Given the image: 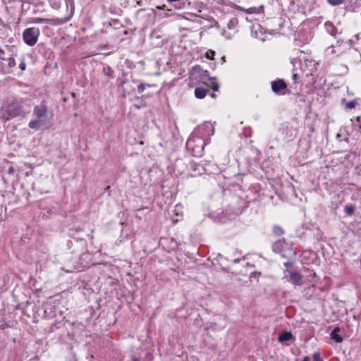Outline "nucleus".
I'll return each instance as SVG.
<instances>
[{
	"instance_id": "1",
	"label": "nucleus",
	"mask_w": 361,
	"mask_h": 361,
	"mask_svg": "<svg viewBox=\"0 0 361 361\" xmlns=\"http://www.w3.org/2000/svg\"><path fill=\"white\" fill-rule=\"evenodd\" d=\"M33 116L35 118L28 123L31 129L39 130L42 127L49 128L52 124L53 113L49 111L44 102L34 106Z\"/></svg>"
},
{
	"instance_id": "2",
	"label": "nucleus",
	"mask_w": 361,
	"mask_h": 361,
	"mask_svg": "<svg viewBox=\"0 0 361 361\" xmlns=\"http://www.w3.org/2000/svg\"><path fill=\"white\" fill-rule=\"evenodd\" d=\"M293 66V71L297 70V66H299L301 71L307 76H311L317 71V63L313 60H304L303 63L297 58L292 60Z\"/></svg>"
},
{
	"instance_id": "3",
	"label": "nucleus",
	"mask_w": 361,
	"mask_h": 361,
	"mask_svg": "<svg viewBox=\"0 0 361 361\" xmlns=\"http://www.w3.org/2000/svg\"><path fill=\"white\" fill-rule=\"evenodd\" d=\"M204 146L205 143L199 138H189L186 142V147L190 152V156L195 158L202 157Z\"/></svg>"
},
{
	"instance_id": "4",
	"label": "nucleus",
	"mask_w": 361,
	"mask_h": 361,
	"mask_svg": "<svg viewBox=\"0 0 361 361\" xmlns=\"http://www.w3.org/2000/svg\"><path fill=\"white\" fill-rule=\"evenodd\" d=\"M23 114L24 111L22 104L20 102L15 101L8 106L6 112L3 113L2 118L5 121H8L17 116H22Z\"/></svg>"
},
{
	"instance_id": "5",
	"label": "nucleus",
	"mask_w": 361,
	"mask_h": 361,
	"mask_svg": "<svg viewBox=\"0 0 361 361\" xmlns=\"http://www.w3.org/2000/svg\"><path fill=\"white\" fill-rule=\"evenodd\" d=\"M39 34L40 31L38 27H28L23 32V39L27 45L32 47L37 43Z\"/></svg>"
},
{
	"instance_id": "6",
	"label": "nucleus",
	"mask_w": 361,
	"mask_h": 361,
	"mask_svg": "<svg viewBox=\"0 0 361 361\" xmlns=\"http://www.w3.org/2000/svg\"><path fill=\"white\" fill-rule=\"evenodd\" d=\"M271 90L275 94H281L282 90L287 88V84L283 79H277L271 82Z\"/></svg>"
},
{
	"instance_id": "7",
	"label": "nucleus",
	"mask_w": 361,
	"mask_h": 361,
	"mask_svg": "<svg viewBox=\"0 0 361 361\" xmlns=\"http://www.w3.org/2000/svg\"><path fill=\"white\" fill-rule=\"evenodd\" d=\"M290 281L295 286L301 285L302 276L298 271H288Z\"/></svg>"
},
{
	"instance_id": "8",
	"label": "nucleus",
	"mask_w": 361,
	"mask_h": 361,
	"mask_svg": "<svg viewBox=\"0 0 361 361\" xmlns=\"http://www.w3.org/2000/svg\"><path fill=\"white\" fill-rule=\"evenodd\" d=\"M295 255H296L295 252L293 251L291 249H288L287 250V253H281V256L282 257L288 258L289 259L287 262L283 263V265L286 267H290V266L293 265V264L294 262L293 259H294V258L295 257Z\"/></svg>"
},
{
	"instance_id": "9",
	"label": "nucleus",
	"mask_w": 361,
	"mask_h": 361,
	"mask_svg": "<svg viewBox=\"0 0 361 361\" xmlns=\"http://www.w3.org/2000/svg\"><path fill=\"white\" fill-rule=\"evenodd\" d=\"M192 73L193 74H195V73H197L199 74V76L201 78H207L209 80H215V78H212V77H209V72L207 70H203L200 66H195L192 68Z\"/></svg>"
},
{
	"instance_id": "10",
	"label": "nucleus",
	"mask_w": 361,
	"mask_h": 361,
	"mask_svg": "<svg viewBox=\"0 0 361 361\" xmlns=\"http://www.w3.org/2000/svg\"><path fill=\"white\" fill-rule=\"evenodd\" d=\"M285 245H286V243L283 239L279 240L273 244V245H272L273 251L275 252H279V253L281 252V253H287V251L284 250Z\"/></svg>"
},
{
	"instance_id": "11",
	"label": "nucleus",
	"mask_w": 361,
	"mask_h": 361,
	"mask_svg": "<svg viewBox=\"0 0 361 361\" xmlns=\"http://www.w3.org/2000/svg\"><path fill=\"white\" fill-rule=\"evenodd\" d=\"M136 82L135 80L129 81L128 80H123L122 82V87L125 94H130L133 91L135 90V87L133 84H135Z\"/></svg>"
},
{
	"instance_id": "12",
	"label": "nucleus",
	"mask_w": 361,
	"mask_h": 361,
	"mask_svg": "<svg viewBox=\"0 0 361 361\" xmlns=\"http://www.w3.org/2000/svg\"><path fill=\"white\" fill-rule=\"evenodd\" d=\"M324 27L326 31L334 37H336V35L338 33L337 29L334 26L333 23L331 22L325 23Z\"/></svg>"
},
{
	"instance_id": "13",
	"label": "nucleus",
	"mask_w": 361,
	"mask_h": 361,
	"mask_svg": "<svg viewBox=\"0 0 361 361\" xmlns=\"http://www.w3.org/2000/svg\"><path fill=\"white\" fill-rule=\"evenodd\" d=\"M208 90L202 87H197L195 89V96L198 99H203L205 97Z\"/></svg>"
},
{
	"instance_id": "14",
	"label": "nucleus",
	"mask_w": 361,
	"mask_h": 361,
	"mask_svg": "<svg viewBox=\"0 0 361 361\" xmlns=\"http://www.w3.org/2000/svg\"><path fill=\"white\" fill-rule=\"evenodd\" d=\"M340 331L338 327H336L334 329L332 332L331 333V338L336 343H341L343 341V338L340 336L338 332Z\"/></svg>"
},
{
	"instance_id": "15",
	"label": "nucleus",
	"mask_w": 361,
	"mask_h": 361,
	"mask_svg": "<svg viewBox=\"0 0 361 361\" xmlns=\"http://www.w3.org/2000/svg\"><path fill=\"white\" fill-rule=\"evenodd\" d=\"M293 338V334L288 331H284L279 336V341L281 343H283L285 341H289Z\"/></svg>"
},
{
	"instance_id": "16",
	"label": "nucleus",
	"mask_w": 361,
	"mask_h": 361,
	"mask_svg": "<svg viewBox=\"0 0 361 361\" xmlns=\"http://www.w3.org/2000/svg\"><path fill=\"white\" fill-rule=\"evenodd\" d=\"M273 233L276 236H281L284 233V231L281 226L276 225L273 227Z\"/></svg>"
},
{
	"instance_id": "17",
	"label": "nucleus",
	"mask_w": 361,
	"mask_h": 361,
	"mask_svg": "<svg viewBox=\"0 0 361 361\" xmlns=\"http://www.w3.org/2000/svg\"><path fill=\"white\" fill-rule=\"evenodd\" d=\"M52 20L49 18H34L32 19V23H47L51 22Z\"/></svg>"
},
{
	"instance_id": "18",
	"label": "nucleus",
	"mask_w": 361,
	"mask_h": 361,
	"mask_svg": "<svg viewBox=\"0 0 361 361\" xmlns=\"http://www.w3.org/2000/svg\"><path fill=\"white\" fill-rule=\"evenodd\" d=\"M114 72V70L109 66H106L103 68V73L107 76L113 78Z\"/></svg>"
},
{
	"instance_id": "19",
	"label": "nucleus",
	"mask_w": 361,
	"mask_h": 361,
	"mask_svg": "<svg viewBox=\"0 0 361 361\" xmlns=\"http://www.w3.org/2000/svg\"><path fill=\"white\" fill-rule=\"evenodd\" d=\"M343 102H345V107L347 109H354L356 106V105L357 104L356 99L346 102V100L344 99H343Z\"/></svg>"
},
{
	"instance_id": "20",
	"label": "nucleus",
	"mask_w": 361,
	"mask_h": 361,
	"mask_svg": "<svg viewBox=\"0 0 361 361\" xmlns=\"http://www.w3.org/2000/svg\"><path fill=\"white\" fill-rule=\"evenodd\" d=\"M236 8L237 9H239L240 11H245V13H257V8L256 7H251V8H249L247 9H245L239 6H236Z\"/></svg>"
},
{
	"instance_id": "21",
	"label": "nucleus",
	"mask_w": 361,
	"mask_h": 361,
	"mask_svg": "<svg viewBox=\"0 0 361 361\" xmlns=\"http://www.w3.org/2000/svg\"><path fill=\"white\" fill-rule=\"evenodd\" d=\"M344 211L347 214L352 215L355 212V207L352 204L345 205Z\"/></svg>"
},
{
	"instance_id": "22",
	"label": "nucleus",
	"mask_w": 361,
	"mask_h": 361,
	"mask_svg": "<svg viewBox=\"0 0 361 361\" xmlns=\"http://www.w3.org/2000/svg\"><path fill=\"white\" fill-rule=\"evenodd\" d=\"M146 86H147V87H152V86H155V85H149V84L146 85V84H144V83H141V84H140L137 86V92H138V93L139 94L142 93L145 90Z\"/></svg>"
},
{
	"instance_id": "23",
	"label": "nucleus",
	"mask_w": 361,
	"mask_h": 361,
	"mask_svg": "<svg viewBox=\"0 0 361 361\" xmlns=\"http://www.w3.org/2000/svg\"><path fill=\"white\" fill-rule=\"evenodd\" d=\"M343 1L344 0H327V2L333 6L341 5Z\"/></svg>"
},
{
	"instance_id": "24",
	"label": "nucleus",
	"mask_w": 361,
	"mask_h": 361,
	"mask_svg": "<svg viewBox=\"0 0 361 361\" xmlns=\"http://www.w3.org/2000/svg\"><path fill=\"white\" fill-rule=\"evenodd\" d=\"M313 360L314 361H323L319 352L314 353L313 354Z\"/></svg>"
},
{
	"instance_id": "25",
	"label": "nucleus",
	"mask_w": 361,
	"mask_h": 361,
	"mask_svg": "<svg viewBox=\"0 0 361 361\" xmlns=\"http://www.w3.org/2000/svg\"><path fill=\"white\" fill-rule=\"evenodd\" d=\"M16 66V61L14 58L10 57L8 58V66L11 68L15 67Z\"/></svg>"
},
{
	"instance_id": "26",
	"label": "nucleus",
	"mask_w": 361,
	"mask_h": 361,
	"mask_svg": "<svg viewBox=\"0 0 361 361\" xmlns=\"http://www.w3.org/2000/svg\"><path fill=\"white\" fill-rule=\"evenodd\" d=\"M214 54L215 52L214 51L210 50L209 51L207 52L206 57L209 59H213Z\"/></svg>"
},
{
	"instance_id": "27",
	"label": "nucleus",
	"mask_w": 361,
	"mask_h": 361,
	"mask_svg": "<svg viewBox=\"0 0 361 361\" xmlns=\"http://www.w3.org/2000/svg\"><path fill=\"white\" fill-rule=\"evenodd\" d=\"M19 67L21 71H25L26 69V63L23 60H22L20 61V63L19 64Z\"/></svg>"
},
{
	"instance_id": "28",
	"label": "nucleus",
	"mask_w": 361,
	"mask_h": 361,
	"mask_svg": "<svg viewBox=\"0 0 361 361\" xmlns=\"http://www.w3.org/2000/svg\"><path fill=\"white\" fill-rule=\"evenodd\" d=\"M219 85L217 82H213L212 83V89L215 92V91H218L219 90Z\"/></svg>"
},
{
	"instance_id": "29",
	"label": "nucleus",
	"mask_w": 361,
	"mask_h": 361,
	"mask_svg": "<svg viewBox=\"0 0 361 361\" xmlns=\"http://www.w3.org/2000/svg\"><path fill=\"white\" fill-rule=\"evenodd\" d=\"M4 54V51L2 49H0V59L2 60H5V59L3 57Z\"/></svg>"
},
{
	"instance_id": "30",
	"label": "nucleus",
	"mask_w": 361,
	"mask_h": 361,
	"mask_svg": "<svg viewBox=\"0 0 361 361\" xmlns=\"http://www.w3.org/2000/svg\"><path fill=\"white\" fill-rule=\"evenodd\" d=\"M293 79L295 80V82H297V80H298V73H295V71H293Z\"/></svg>"
},
{
	"instance_id": "31",
	"label": "nucleus",
	"mask_w": 361,
	"mask_h": 361,
	"mask_svg": "<svg viewBox=\"0 0 361 361\" xmlns=\"http://www.w3.org/2000/svg\"><path fill=\"white\" fill-rule=\"evenodd\" d=\"M356 121L360 123L359 124V128H361V116H358L356 118Z\"/></svg>"
},
{
	"instance_id": "32",
	"label": "nucleus",
	"mask_w": 361,
	"mask_h": 361,
	"mask_svg": "<svg viewBox=\"0 0 361 361\" xmlns=\"http://www.w3.org/2000/svg\"><path fill=\"white\" fill-rule=\"evenodd\" d=\"M14 169H13V167H10L8 170V173H12L13 172Z\"/></svg>"
},
{
	"instance_id": "33",
	"label": "nucleus",
	"mask_w": 361,
	"mask_h": 361,
	"mask_svg": "<svg viewBox=\"0 0 361 361\" xmlns=\"http://www.w3.org/2000/svg\"><path fill=\"white\" fill-rule=\"evenodd\" d=\"M302 361H310V358L307 356L303 357Z\"/></svg>"
},
{
	"instance_id": "34",
	"label": "nucleus",
	"mask_w": 361,
	"mask_h": 361,
	"mask_svg": "<svg viewBox=\"0 0 361 361\" xmlns=\"http://www.w3.org/2000/svg\"><path fill=\"white\" fill-rule=\"evenodd\" d=\"M134 106H135L136 109H140V108L142 107V105H139V104H134Z\"/></svg>"
},
{
	"instance_id": "35",
	"label": "nucleus",
	"mask_w": 361,
	"mask_h": 361,
	"mask_svg": "<svg viewBox=\"0 0 361 361\" xmlns=\"http://www.w3.org/2000/svg\"><path fill=\"white\" fill-rule=\"evenodd\" d=\"M137 4L139 6H142V1L141 0L137 1Z\"/></svg>"
},
{
	"instance_id": "36",
	"label": "nucleus",
	"mask_w": 361,
	"mask_h": 361,
	"mask_svg": "<svg viewBox=\"0 0 361 361\" xmlns=\"http://www.w3.org/2000/svg\"><path fill=\"white\" fill-rule=\"evenodd\" d=\"M164 7H165V5H164L163 6H157V8L158 9H164Z\"/></svg>"
},
{
	"instance_id": "37",
	"label": "nucleus",
	"mask_w": 361,
	"mask_h": 361,
	"mask_svg": "<svg viewBox=\"0 0 361 361\" xmlns=\"http://www.w3.org/2000/svg\"><path fill=\"white\" fill-rule=\"evenodd\" d=\"M169 2H176V1H178L179 0H168Z\"/></svg>"
},
{
	"instance_id": "38",
	"label": "nucleus",
	"mask_w": 361,
	"mask_h": 361,
	"mask_svg": "<svg viewBox=\"0 0 361 361\" xmlns=\"http://www.w3.org/2000/svg\"><path fill=\"white\" fill-rule=\"evenodd\" d=\"M211 97L214 98V97H216V94L214 93H212Z\"/></svg>"
},
{
	"instance_id": "39",
	"label": "nucleus",
	"mask_w": 361,
	"mask_h": 361,
	"mask_svg": "<svg viewBox=\"0 0 361 361\" xmlns=\"http://www.w3.org/2000/svg\"><path fill=\"white\" fill-rule=\"evenodd\" d=\"M255 152H256V156H258L259 154V152L258 150H255Z\"/></svg>"
},
{
	"instance_id": "40",
	"label": "nucleus",
	"mask_w": 361,
	"mask_h": 361,
	"mask_svg": "<svg viewBox=\"0 0 361 361\" xmlns=\"http://www.w3.org/2000/svg\"><path fill=\"white\" fill-rule=\"evenodd\" d=\"M245 149L251 150L252 149L250 147H245Z\"/></svg>"
},
{
	"instance_id": "41",
	"label": "nucleus",
	"mask_w": 361,
	"mask_h": 361,
	"mask_svg": "<svg viewBox=\"0 0 361 361\" xmlns=\"http://www.w3.org/2000/svg\"><path fill=\"white\" fill-rule=\"evenodd\" d=\"M222 61H225V56H223V57H222Z\"/></svg>"
},
{
	"instance_id": "42",
	"label": "nucleus",
	"mask_w": 361,
	"mask_h": 361,
	"mask_svg": "<svg viewBox=\"0 0 361 361\" xmlns=\"http://www.w3.org/2000/svg\"><path fill=\"white\" fill-rule=\"evenodd\" d=\"M26 176H28L29 175V173L28 172H26L25 173Z\"/></svg>"
},
{
	"instance_id": "43",
	"label": "nucleus",
	"mask_w": 361,
	"mask_h": 361,
	"mask_svg": "<svg viewBox=\"0 0 361 361\" xmlns=\"http://www.w3.org/2000/svg\"><path fill=\"white\" fill-rule=\"evenodd\" d=\"M340 136V134H337V137H339Z\"/></svg>"
}]
</instances>
